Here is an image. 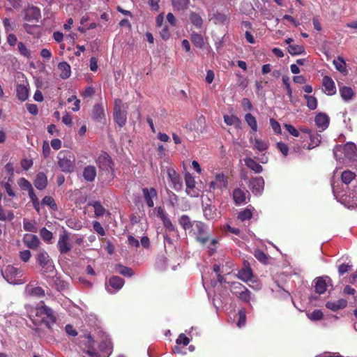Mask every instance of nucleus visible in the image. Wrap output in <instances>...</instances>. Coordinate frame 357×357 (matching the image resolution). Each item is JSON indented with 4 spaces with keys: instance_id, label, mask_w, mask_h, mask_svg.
Segmentation results:
<instances>
[{
    "instance_id": "53",
    "label": "nucleus",
    "mask_w": 357,
    "mask_h": 357,
    "mask_svg": "<svg viewBox=\"0 0 357 357\" xmlns=\"http://www.w3.org/2000/svg\"><path fill=\"white\" fill-rule=\"evenodd\" d=\"M17 184L21 188V189L24 190L29 191L33 188L31 183L25 178H20L17 181Z\"/></svg>"
},
{
    "instance_id": "31",
    "label": "nucleus",
    "mask_w": 357,
    "mask_h": 357,
    "mask_svg": "<svg viewBox=\"0 0 357 357\" xmlns=\"http://www.w3.org/2000/svg\"><path fill=\"white\" fill-rule=\"evenodd\" d=\"M250 141L253 143L254 148L258 150L259 151H264L268 147V142L265 140H261L258 138H251Z\"/></svg>"
},
{
    "instance_id": "58",
    "label": "nucleus",
    "mask_w": 357,
    "mask_h": 357,
    "mask_svg": "<svg viewBox=\"0 0 357 357\" xmlns=\"http://www.w3.org/2000/svg\"><path fill=\"white\" fill-rule=\"evenodd\" d=\"M17 47L18 51L22 56L26 58H29L31 56V53L29 50L26 48V45L23 43H18Z\"/></svg>"
},
{
    "instance_id": "34",
    "label": "nucleus",
    "mask_w": 357,
    "mask_h": 357,
    "mask_svg": "<svg viewBox=\"0 0 357 357\" xmlns=\"http://www.w3.org/2000/svg\"><path fill=\"white\" fill-rule=\"evenodd\" d=\"M26 291L29 295L31 296L40 297L45 295V291L41 287H34L31 284H29L26 287Z\"/></svg>"
},
{
    "instance_id": "35",
    "label": "nucleus",
    "mask_w": 357,
    "mask_h": 357,
    "mask_svg": "<svg viewBox=\"0 0 357 357\" xmlns=\"http://www.w3.org/2000/svg\"><path fill=\"white\" fill-rule=\"evenodd\" d=\"M252 277V272L250 267H246L241 269L238 273V278L244 282H248L251 280Z\"/></svg>"
},
{
    "instance_id": "12",
    "label": "nucleus",
    "mask_w": 357,
    "mask_h": 357,
    "mask_svg": "<svg viewBox=\"0 0 357 357\" xmlns=\"http://www.w3.org/2000/svg\"><path fill=\"white\" fill-rule=\"evenodd\" d=\"M99 168L105 172H112V162L110 156L105 152H102L96 160Z\"/></svg>"
},
{
    "instance_id": "55",
    "label": "nucleus",
    "mask_w": 357,
    "mask_h": 357,
    "mask_svg": "<svg viewBox=\"0 0 357 357\" xmlns=\"http://www.w3.org/2000/svg\"><path fill=\"white\" fill-rule=\"evenodd\" d=\"M40 235L45 241L47 242H49L53 237L52 233L45 227H43L40 230Z\"/></svg>"
},
{
    "instance_id": "64",
    "label": "nucleus",
    "mask_w": 357,
    "mask_h": 357,
    "mask_svg": "<svg viewBox=\"0 0 357 357\" xmlns=\"http://www.w3.org/2000/svg\"><path fill=\"white\" fill-rule=\"evenodd\" d=\"M277 148L282 153L283 155H287L289 148L286 144L283 142H278L277 143Z\"/></svg>"
},
{
    "instance_id": "44",
    "label": "nucleus",
    "mask_w": 357,
    "mask_h": 357,
    "mask_svg": "<svg viewBox=\"0 0 357 357\" xmlns=\"http://www.w3.org/2000/svg\"><path fill=\"white\" fill-rule=\"evenodd\" d=\"M288 52L291 55H298L305 52L304 47L298 45H289Z\"/></svg>"
},
{
    "instance_id": "46",
    "label": "nucleus",
    "mask_w": 357,
    "mask_h": 357,
    "mask_svg": "<svg viewBox=\"0 0 357 357\" xmlns=\"http://www.w3.org/2000/svg\"><path fill=\"white\" fill-rule=\"evenodd\" d=\"M190 20L191 23L197 28H200L202 25L203 20L199 15L192 13L190 15Z\"/></svg>"
},
{
    "instance_id": "14",
    "label": "nucleus",
    "mask_w": 357,
    "mask_h": 357,
    "mask_svg": "<svg viewBox=\"0 0 357 357\" xmlns=\"http://www.w3.org/2000/svg\"><path fill=\"white\" fill-rule=\"evenodd\" d=\"M227 186V178L223 174H219L215 176L213 181L210 183L209 189L210 190L218 189L222 190L226 188Z\"/></svg>"
},
{
    "instance_id": "6",
    "label": "nucleus",
    "mask_w": 357,
    "mask_h": 357,
    "mask_svg": "<svg viewBox=\"0 0 357 357\" xmlns=\"http://www.w3.org/2000/svg\"><path fill=\"white\" fill-rule=\"evenodd\" d=\"M38 262L42 267L43 274L53 273L54 266L49 255L45 250H40L38 254Z\"/></svg>"
},
{
    "instance_id": "5",
    "label": "nucleus",
    "mask_w": 357,
    "mask_h": 357,
    "mask_svg": "<svg viewBox=\"0 0 357 357\" xmlns=\"http://www.w3.org/2000/svg\"><path fill=\"white\" fill-rule=\"evenodd\" d=\"M3 278L10 284H21L22 283L20 278L22 275V270L9 265L6 266L5 271L3 272Z\"/></svg>"
},
{
    "instance_id": "26",
    "label": "nucleus",
    "mask_w": 357,
    "mask_h": 357,
    "mask_svg": "<svg viewBox=\"0 0 357 357\" xmlns=\"http://www.w3.org/2000/svg\"><path fill=\"white\" fill-rule=\"evenodd\" d=\"M96 176V169L93 165L86 166L83 171V177L86 181L91 182Z\"/></svg>"
},
{
    "instance_id": "48",
    "label": "nucleus",
    "mask_w": 357,
    "mask_h": 357,
    "mask_svg": "<svg viewBox=\"0 0 357 357\" xmlns=\"http://www.w3.org/2000/svg\"><path fill=\"white\" fill-rule=\"evenodd\" d=\"M217 244L218 240L216 238L210 239L208 237V240L207 241L206 243L204 245H206L208 249L209 255H212L216 251Z\"/></svg>"
},
{
    "instance_id": "7",
    "label": "nucleus",
    "mask_w": 357,
    "mask_h": 357,
    "mask_svg": "<svg viewBox=\"0 0 357 357\" xmlns=\"http://www.w3.org/2000/svg\"><path fill=\"white\" fill-rule=\"evenodd\" d=\"M331 279L326 275H323L316 278L313 282V286L314 287L316 293L319 294H323L326 292L328 287L332 285Z\"/></svg>"
},
{
    "instance_id": "40",
    "label": "nucleus",
    "mask_w": 357,
    "mask_h": 357,
    "mask_svg": "<svg viewBox=\"0 0 357 357\" xmlns=\"http://www.w3.org/2000/svg\"><path fill=\"white\" fill-rule=\"evenodd\" d=\"M23 228L26 231L36 232L38 229L35 221H30L26 218L23 219Z\"/></svg>"
},
{
    "instance_id": "25",
    "label": "nucleus",
    "mask_w": 357,
    "mask_h": 357,
    "mask_svg": "<svg viewBox=\"0 0 357 357\" xmlns=\"http://www.w3.org/2000/svg\"><path fill=\"white\" fill-rule=\"evenodd\" d=\"M233 199L237 205L244 204L246 199V192L242 189L236 188L233 192Z\"/></svg>"
},
{
    "instance_id": "8",
    "label": "nucleus",
    "mask_w": 357,
    "mask_h": 357,
    "mask_svg": "<svg viewBox=\"0 0 357 357\" xmlns=\"http://www.w3.org/2000/svg\"><path fill=\"white\" fill-rule=\"evenodd\" d=\"M114 118L116 123L120 127H123L126 124L127 120L126 112L123 109L121 100H115V105L114 107Z\"/></svg>"
},
{
    "instance_id": "30",
    "label": "nucleus",
    "mask_w": 357,
    "mask_h": 357,
    "mask_svg": "<svg viewBox=\"0 0 357 357\" xmlns=\"http://www.w3.org/2000/svg\"><path fill=\"white\" fill-rule=\"evenodd\" d=\"M245 165L255 173H260L263 171L261 165L250 158L244 160Z\"/></svg>"
},
{
    "instance_id": "20",
    "label": "nucleus",
    "mask_w": 357,
    "mask_h": 357,
    "mask_svg": "<svg viewBox=\"0 0 357 357\" xmlns=\"http://www.w3.org/2000/svg\"><path fill=\"white\" fill-rule=\"evenodd\" d=\"M323 86L324 87V92L328 95L332 96L335 93L336 88L335 82L328 76H324L322 81Z\"/></svg>"
},
{
    "instance_id": "27",
    "label": "nucleus",
    "mask_w": 357,
    "mask_h": 357,
    "mask_svg": "<svg viewBox=\"0 0 357 357\" xmlns=\"http://www.w3.org/2000/svg\"><path fill=\"white\" fill-rule=\"evenodd\" d=\"M102 357H109L112 352V344L110 341H103L98 346Z\"/></svg>"
},
{
    "instance_id": "42",
    "label": "nucleus",
    "mask_w": 357,
    "mask_h": 357,
    "mask_svg": "<svg viewBox=\"0 0 357 357\" xmlns=\"http://www.w3.org/2000/svg\"><path fill=\"white\" fill-rule=\"evenodd\" d=\"M191 40L197 47L202 48L204 46V38L200 34L196 33H192L191 36Z\"/></svg>"
},
{
    "instance_id": "10",
    "label": "nucleus",
    "mask_w": 357,
    "mask_h": 357,
    "mask_svg": "<svg viewBox=\"0 0 357 357\" xmlns=\"http://www.w3.org/2000/svg\"><path fill=\"white\" fill-rule=\"evenodd\" d=\"M185 182L186 185L185 192L191 197H198L200 190L195 188V178L189 173L185 175Z\"/></svg>"
},
{
    "instance_id": "47",
    "label": "nucleus",
    "mask_w": 357,
    "mask_h": 357,
    "mask_svg": "<svg viewBox=\"0 0 357 357\" xmlns=\"http://www.w3.org/2000/svg\"><path fill=\"white\" fill-rule=\"evenodd\" d=\"M94 208L95 215L97 217L102 216L105 212V209L102 207L99 202H93L89 204Z\"/></svg>"
},
{
    "instance_id": "49",
    "label": "nucleus",
    "mask_w": 357,
    "mask_h": 357,
    "mask_svg": "<svg viewBox=\"0 0 357 357\" xmlns=\"http://www.w3.org/2000/svg\"><path fill=\"white\" fill-rule=\"evenodd\" d=\"M304 98L307 101V106L310 109L314 110L317 107V100L315 97L305 95Z\"/></svg>"
},
{
    "instance_id": "1",
    "label": "nucleus",
    "mask_w": 357,
    "mask_h": 357,
    "mask_svg": "<svg viewBox=\"0 0 357 357\" xmlns=\"http://www.w3.org/2000/svg\"><path fill=\"white\" fill-rule=\"evenodd\" d=\"M333 155L337 160H357V148L354 143L347 142L344 145H337L333 149Z\"/></svg>"
},
{
    "instance_id": "52",
    "label": "nucleus",
    "mask_w": 357,
    "mask_h": 357,
    "mask_svg": "<svg viewBox=\"0 0 357 357\" xmlns=\"http://www.w3.org/2000/svg\"><path fill=\"white\" fill-rule=\"evenodd\" d=\"M116 271L119 273H120L124 276H126V277H131L133 275V273H132V271L131 268L126 267V266H121V265L117 266Z\"/></svg>"
},
{
    "instance_id": "37",
    "label": "nucleus",
    "mask_w": 357,
    "mask_h": 357,
    "mask_svg": "<svg viewBox=\"0 0 357 357\" xmlns=\"http://www.w3.org/2000/svg\"><path fill=\"white\" fill-rule=\"evenodd\" d=\"M224 121L227 125L235 126L236 128H239L241 123L240 119L234 115H225Z\"/></svg>"
},
{
    "instance_id": "39",
    "label": "nucleus",
    "mask_w": 357,
    "mask_h": 357,
    "mask_svg": "<svg viewBox=\"0 0 357 357\" xmlns=\"http://www.w3.org/2000/svg\"><path fill=\"white\" fill-rule=\"evenodd\" d=\"M333 63L337 71L342 73H347L346 63L342 57L339 56L337 59H334Z\"/></svg>"
},
{
    "instance_id": "21",
    "label": "nucleus",
    "mask_w": 357,
    "mask_h": 357,
    "mask_svg": "<svg viewBox=\"0 0 357 357\" xmlns=\"http://www.w3.org/2000/svg\"><path fill=\"white\" fill-rule=\"evenodd\" d=\"M40 17V9L36 7H31L25 11L24 20L28 22L38 21Z\"/></svg>"
},
{
    "instance_id": "18",
    "label": "nucleus",
    "mask_w": 357,
    "mask_h": 357,
    "mask_svg": "<svg viewBox=\"0 0 357 357\" xmlns=\"http://www.w3.org/2000/svg\"><path fill=\"white\" fill-rule=\"evenodd\" d=\"M203 213L205 218L208 220H215L220 218V214L217 212L215 206L211 204L204 206Z\"/></svg>"
},
{
    "instance_id": "61",
    "label": "nucleus",
    "mask_w": 357,
    "mask_h": 357,
    "mask_svg": "<svg viewBox=\"0 0 357 357\" xmlns=\"http://www.w3.org/2000/svg\"><path fill=\"white\" fill-rule=\"evenodd\" d=\"M238 314H239V319H238V321L237 323V326L239 328H241V327L245 326V324L246 315H245V312L243 310H241L239 311Z\"/></svg>"
},
{
    "instance_id": "60",
    "label": "nucleus",
    "mask_w": 357,
    "mask_h": 357,
    "mask_svg": "<svg viewBox=\"0 0 357 357\" xmlns=\"http://www.w3.org/2000/svg\"><path fill=\"white\" fill-rule=\"evenodd\" d=\"M93 227L97 234H100V236L105 235V231L100 222L97 221L93 222Z\"/></svg>"
},
{
    "instance_id": "4",
    "label": "nucleus",
    "mask_w": 357,
    "mask_h": 357,
    "mask_svg": "<svg viewBox=\"0 0 357 357\" xmlns=\"http://www.w3.org/2000/svg\"><path fill=\"white\" fill-rule=\"evenodd\" d=\"M207 226L199 221H193L192 228L190 232L195 236L197 241L202 244H206L208 240V234L207 232Z\"/></svg>"
},
{
    "instance_id": "63",
    "label": "nucleus",
    "mask_w": 357,
    "mask_h": 357,
    "mask_svg": "<svg viewBox=\"0 0 357 357\" xmlns=\"http://www.w3.org/2000/svg\"><path fill=\"white\" fill-rule=\"evenodd\" d=\"M284 128L289 132V134H291V135H293L294 137H296L299 136V130H297L292 125L284 124Z\"/></svg>"
},
{
    "instance_id": "38",
    "label": "nucleus",
    "mask_w": 357,
    "mask_h": 357,
    "mask_svg": "<svg viewBox=\"0 0 357 357\" xmlns=\"http://www.w3.org/2000/svg\"><path fill=\"white\" fill-rule=\"evenodd\" d=\"M356 177V174L351 171L346 170L341 174V179L343 183L349 184Z\"/></svg>"
},
{
    "instance_id": "43",
    "label": "nucleus",
    "mask_w": 357,
    "mask_h": 357,
    "mask_svg": "<svg viewBox=\"0 0 357 357\" xmlns=\"http://www.w3.org/2000/svg\"><path fill=\"white\" fill-rule=\"evenodd\" d=\"M179 224L185 230L192 229L193 222H191L189 217L183 215L179 219Z\"/></svg>"
},
{
    "instance_id": "9",
    "label": "nucleus",
    "mask_w": 357,
    "mask_h": 357,
    "mask_svg": "<svg viewBox=\"0 0 357 357\" xmlns=\"http://www.w3.org/2000/svg\"><path fill=\"white\" fill-rule=\"evenodd\" d=\"M56 245L61 254H66L71 250L72 245L70 243L68 234L66 231L59 234Z\"/></svg>"
},
{
    "instance_id": "16",
    "label": "nucleus",
    "mask_w": 357,
    "mask_h": 357,
    "mask_svg": "<svg viewBox=\"0 0 357 357\" xmlns=\"http://www.w3.org/2000/svg\"><path fill=\"white\" fill-rule=\"evenodd\" d=\"M315 124L319 132L325 130L329 126L330 119L325 113H319L314 119Z\"/></svg>"
},
{
    "instance_id": "24",
    "label": "nucleus",
    "mask_w": 357,
    "mask_h": 357,
    "mask_svg": "<svg viewBox=\"0 0 357 357\" xmlns=\"http://www.w3.org/2000/svg\"><path fill=\"white\" fill-rule=\"evenodd\" d=\"M85 337L88 339L87 347L89 349L84 350L83 352L89 355L90 357H102V355L98 354L93 349V343L94 342L93 337L90 334L85 335Z\"/></svg>"
},
{
    "instance_id": "19",
    "label": "nucleus",
    "mask_w": 357,
    "mask_h": 357,
    "mask_svg": "<svg viewBox=\"0 0 357 357\" xmlns=\"http://www.w3.org/2000/svg\"><path fill=\"white\" fill-rule=\"evenodd\" d=\"M108 283L114 290L112 291L109 288L107 287V291L109 294H114L123 287L124 284V280L119 276H113L109 278Z\"/></svg>"
},
{
    "instance_id": "59",
    "label": "nucleus",
    "mask_w": 357,
    "mask_h": 357,
    "mask_svg": "<svg viewBox=\"0 0 357 357\" xmlns=\"http://www.w3.org/2000/svg\"><path fill=\"white\" fill-rule=\"evenodd\" d=\"M3 24L4 26L5 31L6 32H10V31H14L15 24L13 22H11L9 19H8V18L3 19Z\"/></svg>"
},
{
    "instance_id": "15",
    "label": "nucleus",
    "mask_w": 357,
    "mask_h": 357,
    "mask_svg": "<svg viewBox=\"0 0 357 357\" xmlns=\"http://www.w3.org/2000/svg\"><path fill=\"white\" fill-rule=\"evenodd\" d=\"M142 192L146 205L150 208L153 207V200L158 197L157 190L154 188H144Z\"/></svg>"
},
{
    "instance_id": "32",
    "label": "nucleus",
    "mask_w": 357,
    "mask_h": 357,
    "mask_svg": "<svg viewBox=\"0 0 357 357\" xmlns=\"http://www.w3.org/2000/svg\"><path fill=\"white\" fill-rule=\"evenodd\" d=\"M92 117L95 120L101 121L105 119L103 107L100 105H96L93 108Z\"/></svg>"
},
{
    "instance_id": "23",
    "label": "nucleus",
    "mask_w": 357,
    "mask_h": 357,
    "mask_svg": "<svg viewBox=\"0 0 357 357\" xmlns=\"http://www.w3.org/2000/svg\"><path fill=\"white\" fill-rule=\"evenodd\" d=\"M33 184L35 187L40 190L45 189L47 185L46 175L42 172L38 173L36 176Z\"/></svg>"
},
{
    "instance_id": "41",
    "label": "nucleus",
    "mask_w": 357,
    "mask_h": 357,
    "mask_svg": "<svg viewBox=\"0 0 357 357\" xmlns=\"http://www.w3.org/2000/svg\"><path fill=\"white\" fill-rule=\"evenodd\" d=\"M346 305L344 301H337L336 302L328 301L326 304V307L333 311H337L339 309L343 308Z\"/></svg>"
},
{
    "instance_id": "33",
    "label": "nucleus",
    "mask_w": 357,
    "mask_h": 357,
    "mask_svg": "<svg viewBox=\"0 0 357 357\" xmlns=\"http://www.w3.org/2000/svg\"><path fill=\"white\" fill-rule=\"evenodd\" d=\"M340 93L344 101H349L354 96V91L351 87L343 86L340 89Z\"/></svg>"
},
{
    "instance_id": "36",
    "label": "nucleus",
    "mask_w": 357,
    "mask_h": 357,
    "mask_svg": "<svg viewBox=\"0 0 357 357\" xmlns=\"http://www.w3.org/2000/svg\"><path fill=\"white\" fill-rule=\"evenodd\" d=\"M245 121L247 124L250 127L252 131L253 132H256L257 131V123L255 117L251 114L250 113H248L245 116Z\"/></svg>"
},
{
    "instance_id": "51",
    "label": "nucleus",
    "mask_w": 357,
    "mask_h": 357,
    "mask_svg": "<svg viewBox=\"0 0 357 357\" xmlns=\"http://www.w3.org/2000/svg\"><path fill=\"white\" fill-rule=\"evenodd\" d=\"M307 317L312 321H319L323 317V312L320 310H315L312 312L307 313Z\"/></svg>"
},
{
    "instance_id": "11",
    "label": "nucleus",
    "mask_w": 357,
    "mask_h": 357,
    "mask_svg": "<svg viewBox=\"0 0 357 357\" xmlns=\"http://www.w3.org/2000/svg\"><path fill=\"white\" fill-rule=\"evenodd\" d=\"M167 174L172 183V187L176 191H180L183 187V182L180 175L173 167H168L167 169Z\"/></svg>"
},
{
    "instance_id": "57",
    "label": "nucleus",
    "mask_w": 357,
    "mask_h": 357,
    "mask_svg": "<svg viewBox=\"0 0 357 357\" xmlns=\"http://www.w3.org/2000/svg\"><path fill=\"white\" fill-rule=\"evenodd\" d=\"M250 291L245 287V289L243 291H239V294L237 295V296L242 301L245 302H249L251 296H250Z\"/></svg>"
},
{
    "instance_id": "22",
    "label": "nucleus",
    "mask_w": 357,
    "mask_h": 357,
    "mask_svg": "<svg viewBox=\"0 0 357 357\" xmlns=\"http://www.w3.org/2000/svg\"><path fill=\"white\" fill-rule=\"evenodd\" d=\"M27 84H17L16 87V95L21 101H25L29 97V89Z\"/></svg>"
},
{
    "instance_id": "17",
    "label": "nucleus",
    "mask_w": 357,
    "mask_h": 357,
    "mask_svg": "<svg viewBox=\"0 0 357 357\" xmlns=\"http://www.w3.org/2000/svg\"><path fill=\"white\" fill-rule=\"evenodd\" d=\"M23 242L29 249H36L40 244L39 238L34 234H26L23 236Z\"/></svg>"
},
{
    "instance_id": "28",
    "label": "nucleus",
    "mask_w": 357,
    "mask_h": 357,
    "mask_svg": "<svg viewBox=\"0 0 357 357\" xmlns=\"http://www.w3.org/2000/svg\"><path fill=\"white\" fill-rule=\"evenodd\" d=\"M58 70L60 72L59 76L62 79H67L70 76V66L67 62H60L58 65Z\"/></svg>"
},
{
    "instance_id": "29",
    "label": "nucleus",
    "mask_w": 357,
    "mask_h": 357,
    "mask_svg": "<svg viewBox=\"0 0 357 357\" xmlns=\"http://www.w3.org/2000/svg\"><path fill=\"white\" fill-rule=\"evenodd\" d=\"M310 142L306 146L304 145L303 148L310 150L313 148H315L319 145L321 143V135L318 133L312 132L310 135Z\"/></svg>"
},
{
    "instance_id": "62",
    "label": "nucleus",
    "mask_w": 357,
    "mask_h": 357,
    "mask_svg": "<svg viewBox=\"0 0 357 357\" xmlns=\"http://www.w3.org/2000/svg\"><path fill=\"white\" fill-rule=\"evenodd\" d=\"M270 124L273 131L277 134L281 133V128L280 123L273 119H270Z\"/></svg>"
},
{
    "instance_id": "13",
    "label": "nucleus",
    "mask_w": 357,
    "mask_h": 357,
    "mask_svg": "<svg viewBox=\"0 0 357 357\" xmlns=\"http://www.w3.org/2000/svg\"><path fill=\"white\" fill-rule=\"evenodd\" d=\"M249 188L255 195H261L264 188V178L261 176L252 178L250 181Z\"/></svg>"
},
{
    "instance_id": "2",
    "label": "nucleus",
    "mask_w": 357,
    "mask_h": 357,
    "mask_svg": "<svg viewBox=\"0 0 357 357\" xmlns=\"http://www.w3.org/2000/svg\"><path fill=\"white\" fill-rule=\"evenodd\" d=\"M58 165L64 172H72L74 169L75 158L68 151H61L58 154Z\"/></svg>"
},
{
    "instance_id": "50",
    "label": "nucleus",
    "mask_w": 357,
    "mask_h": 357,
    "mask_svg": "<svg viewBox=\"0 0 357 357\" xmlns=\"http://www.w3.org/2000/svg\"><path fill=\"white\" fill-rule=\"evenodd\" d=\"M190 0H172L174 7L177 10H184L187 8Z\"/></svg>"
},
{
    "instance_id": "3",
    "label": "nucleus",
    "mask_w": 357,
    "mask_h": 357,
    "mask_svg": "<svg viewBox=\"0 0 357 357\" xmlns=\"http://www.w3.org/2000/svg\"><path fill=\"white\" fill-rule=\"evenodd\" d=\"M42 321L54 323L56 321L53 310L41 302L32 312Z\"/></svg>"
},
{
    "instance_id": "45",
    "label": "nucleus",
    "mask_w": 357,
    "mask_h": 357,
    "mask_svg": "<svg viewBox=\"0 0 357 357\" xmlns=\"http://www.w3.org/2000/svg\"><path fill=\"white\" fill-rule=\"evenodd\" d=\"M42 204L48 206L50 208H52L53 211H57V205L54 201V199L50 196H45L41 202Z\"/></svg>"
},
{
    "instance_id": "56",
    "label": "nucleus",
    "mask_w": 357,
    "mask_h": 357,
    "mask_svg": "<svg viewBox=\"0 0 357 357\" xmlns=\"http://www.w3.org/2000/svg\"><path fill=\"white\" fill-rule=\"evenodd\" d=\"M243 289H245V287L238 282H234L231 284V291L236 296L239 294V291Z\"/></svg>"
},
{
    "instance_id": "54",
    "label": "nucleus",
    "mask_w": 357,
    "mask_h": 357,
    "mask_svg": "<svg viewBox=\"0 0 357 357\" xmlns=\"http://www.w3.org/2000/svg\"><path fill=\"white\" fill-rule=\"evenodd\" d=\"M252 216V213L250 209L245 208V210L241 211L238 215V218L241 221H245L247 220H250Z\"/></svg>"
}]
</instances>
